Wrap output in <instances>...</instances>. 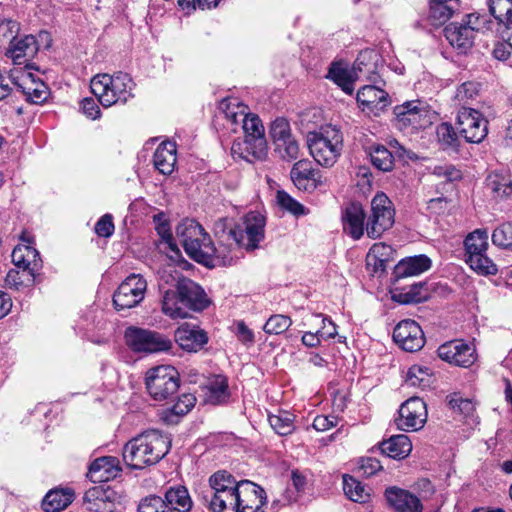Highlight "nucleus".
<instances>
[{
  "label": "nucleus",
  "instance_id": "obj_1",
  "mask_svg": "<svg viewBox=\"0 0 512 512\" xmlns=\"http://www.w3.org/2000/svg\"><path fill=\"white\" fill-rule=\"evenodd\" d=\"M185 252L190 258L206 267L232 265L237 257L233 254L235 247H241L236 240L217 243L212 242L208 233L194 220H186L176 228Z\"/></svg>",
  "mask_w": 512,
  "mask_h": 512
},
{
  "label": "nucleus",
  "instance_id": "obj_2",
  "mask_svg": "<svg viewBox=\"0 0 512 512\" xmlns=\"http://www.w3.org/2000/svg\"><path fill=\"white\" fill-rule=\"evenodd\" d=\"M210 304L205 291L191 279L182 277L176 293L166 291L162 299V311L171 318H186L187 310L203 311Z\"/></svg>",
  "mask_w": 512,
  "mask_h": 512
},
{
  "label": "nucleus",
  "instance_id": "obj_3",
  "mask_svg": "<svg viewBox=\"0 0 512 512\" xmlns=\"http://www.w3.org/2000/svg\"><path fill=\"white\" fill-rule=\"evenodd\" d=\"M240 125L244 131V139L233 142L232 154L250 163L264 160L268 148L261 119L255 114L248 113Z\"/></svg>",
  "mask_w": 512,
  "mask_h": 512
},
{
  "label": "nucleus",
  "instance_id": "obj_4",
  "mask_svg": "<svg viewBox=\"0 0 512 512\" xmlns=\"http://www.w3.org/2000/svg\"><path fill=\"white\" fill-rule=\"evenodd\" d=\"M134 82L132 78L123 72L98 74L90 82L91 92L105 108L121 103L125 104L133 97Z\"/></svg>",
  "mask_w": 512,
  "mask_h": 512
},
{
  "label": "nucleus",
  "instance_id": "obj_5",
  "mask_svg": "<svg viewBox=\"0 0 512 512\" xmlns=\"http://www.w3.org/2000/svg\"><path fill=\"white\" fill-rule=\"evenodd\" d=\"M342 134L335 128H328L319 133H310L307 139L310 154L321 166H333L342 150Z\"/></svg>",
  "mask_w": 512,
  "mask_h": 512
},
{
  "label": "nucleus",
  "instance_id": "obj_6",
  "mask_svg": "<svg viewBox=\"0 0 512 512\" xmlns=\"http://www.w3.org/2000/svg\"><path fill=\"white\" fill-rule=\"evenodd\" d=\"M145 384L149 395L154 400L163 401L179 389V373L170 365L153 367L146 372Z\"/></svg>",
  "mask_w": 512,
  "mask_h": 512
},
{
  "label": "nucleus",
  "instance_id": "obj_7",
  "mask_svg": "<svg viewBox=\"0 0 512 512\" xmlns=\"http://www.w3.org/2000/svg\"><path fill=\"white\" fill-rule=\"evenodd\" d=\"M395 222V209L386 194L379 192L371 200L370 213L365 225L366 234L371 239L380 238L392 228Z\"/></svg>",
  "mask_w": 512,
  "mask_h": 512
},
{
  "label": "nucleus",
  "instance_id": "obj_8",
  "mask_svg": "<svg viewBox=\"0 0 512 512\" xmlns=\"http://www.w3.org/2000/svg\"><path fill=\"white\" fill-rule=\"evenodd\" d=\"M127 346L137 353H160L169 351L173 343L165 335L139 327L130 326L124 334Z\"/></svg>",
  "mask_w": 512,
  "mask_h": 512
},
{
  "label": "nucleus",
  "instance_id": "obj_9",
  "mask_svg": "<svg viewBox=\"0 0 512 512\" xmlns=\"http://www.w3.org/2000/svg\"><path fill=\"white\" fill-rule=\"evenodd\" d=\"M146 289V280L139 274H131L113 294L115 309L121 311L136 307L144 299Z\"/></svg>",
  "mask_w": 512,
  "mask_h": 512
},
{
  "label": "nucleus",
  "instance_id": "obj_10",
  "mask_svg": "<svg viewBox=\"0 0 512 512\" xmlns=\"http://www.w3.org/2000/svg\"><path fill=\"white\" fill-rule=\"evenodd\" d=\"M456 124L461 136L469 143H480L488 134V120L476 109H459Z\"/></svg>",
  "mask_w": 512,
  "mask_h": 512
},
{
  "label": "nucleus",
  "instance_id": "obj_11",
  "mask_svg": "<svg viewBox=\"0 0 512 512\" xmlns=\"http://www.w3.org/2000/svg\"><path fill=\"white\" fill-rule=\"evenodd\" d=\"M396 120L401 128L425 129L432 124L428 105L420 100L407 101L394 108Z\"/></svg>",
  "mask_w": 512,
  "mask_h": 512
},
{
  "label": "nucleus",
  "instance_id": "obj_12",
  "mask_svg": "<svg viewBox=\"0 0 512 512\" xmlns=\"http://www.w3.org/2000/svg\"><path fill=\"white\" fill-rule=\"evenodd\" d=\"M241 241L237 239L240 246L247 251H253L259 247V243L265 237V217L257 211L247 213L242 222L236 225Z\"/></svg>",
  "mask_w": 512,
  "mask_h": 512
},
{
  "label": "nucleus",
  "instance_id": "obj_13",
  "mask_svg": "<svg viewBox=\"0 0 512 512\" xmlns=\"http://www.w3.org/2000/svg\"><path fill=\"white\" fill-rule=\"evenodd\" d=\"M398 414L395 422L400 430L417 431L427 421L426 403L419 397H411L400 406Z\"/></svg>",
  "mask_w": 512,
  "mask_h": 512
},
{
  "label": "nucleus",
  "instance_id": "obj_14",
  "mask_svg": "<svg viewBox=\"0 0 512 512\" xmlns=\"http://www.w3.org/2000/svg\"><path fill=\"white\" fill-rule=\"evenodd\" d=\"M393 340L404 351L417 352L425 344V336L420 325L411 319L400 321L393 331Z\"/></svg>",
  "mask_w": 512,
  "mask_h": 512
},
{
  "label": "nucleus",
  "instance_id": "obj_15",
  "mask_svg": "<svg viewBox=\"0 0 512 512\" xmlns=\"http://www.w3.org/2000/svg\"><path fill=\"white\" fill-rule=\"evenodd\" d=\"M440 359L460 367H470L476 361V349L462 340L448 341L439 346Z\"/></svg>",
  "mask_w": 512,
  "mask_h": 512
},
{
  "label": "nucleus",
  "instance_id": "obj_16",
  "mask_svg": "<svg viewBox=\"0 0 512 512\" xmlns=\"http://www.w3.org/2000/svg\"><path fill=\"white\" fill-rule=\"evenodd\" d=\"M22 240L27 244H19L13 249L12 262L17 269L23 270V275H28V279H35L36 273L42 268V260L36 248L30 245V240L25 236H22Z\"/></svg>",
  "mask_w": 512,
  "mask_h": 512
},
{
  "label": "nucleus",
  "instance_id": "obj_17",
  "mask_svg": "<svg viewBox=\"0 0 512 512\" xmlns=\"http://www.w3.org/2000/svg\"><path fill=\"white\" fill-rule=\"evenodd\" d=\"M118 498V493L107 485L93 486L83 497L87 509L91 512H114Z\"/></svg>",
  "mask_w": 512,
  "mask_h": 512
},
{
  "label": "nucleus",
  "instance_id": "obj_18",
  "mask_svg": "<svg viewBox=\"0 0 512 512\" xmlns=\"http://www.w3.org/2000/svg\"><path fill=\"white\" fill-rule=\"evenodd\" d=\"M478 31L477 26L452 22L443 29V34L458 53L465 54L472 48Z\"/></svg>",
  "mask_w": 512,
  "mask_h": 512
},
{
  "label": "nucleus",
  "instance_id": "obj_19",
  "mask_svg": "<svg viewBox=\"0 0 512 512\" xmlns=\"http://www.w3.org/2000/svg\"><path fill=\"white\" fill-rule=\"evenodd\" d=\"M290 176L294 185L306 192H313L324 184L320 171L313 169L308 160L297 161L290 171Z\"/></svg>",
  "mask_w": 512,
  "mask_h": 512
},
{
  "label": "nucleus",
  "instance_id": "obj_20",
  "mask_svg": "<svg viewBox=\"0 0 512 512\" xmlns=\"http://www.w3.org/2000/svg\"><path fill=\"white\" fill-rule=\"evenodd\" d=\"M238 493V512H264L262 507L266 503V494L262 487L249 480H241Z\"/></svg>",
  "mask_w": 512,
  "mask_h": 512
},
{
  "label": "nucleus",
  "instance_id": "obj_21",
  "mask_svg": "<svg viewBox=\"0 0 512 512\" xmlns=\"http://www.w3.org/2000/svg\"><path fill=\"white\" fill-rule=\"evenodd\" d=\"M388 93L376 86L366 85L357 93V102L367 114L378 116L388 106Z\"/></svg>",
  "mask_w": 512,
  "mask_h": 512
},
{
  "label": "nucleus",
  "instance_id": "obj_22",
  "mask_svg": "<svg viewBox=\"0 0 512 512\" xmlns=\"http://www.w3.org/2000/svg\"><path fill=\"white\" fill-rule=\"evenodd\" d=\"M175 342L187 352H198L208 342V335L197 325L183 323L174 333Z\"/></svg>",
  "mask_w": 512,
  "mask_h": 512
},
{
  "label": "nucleus",
  "instance_id": "obj_23",
  "mask_svg": "<svg viewBox=\"0 0 512 512\" xmlns=\"http://www.w3.org/2000/svg\"><path fill=\"white\" fill-rule=\"evenodd\" d=\"M485 188L490 196L499 201L512 196V173L507 168L490 171L485 178Z\"/></svg>",
  "mask_w": 512,
  "mask_h": 512
},
{
  "label": "nucleus",
  "instance_id": "obj_24",
  "mask_svg": "<svg viewBox=\"0 0 512 512\" xmlns=\"http://www.w3.org/2000/svg\"><path fill=\"white\" fill-rule=\"evenodd\" d=\"M367 215L360 203L352 202L342 211V225L344 232L354 240H359L365 230Z\"/></svg>",
  "mask_w": 512,
  "mask_h": 512
},
{
  "label": "nucleus",
  "instance_id": "obj_25",
  "mask_svg": "<svg viewBox=\"0 0 512 512\" xmlns=\"http://www.w3.org/2000/svg\"><path fill=\"white\" fill-rule=\"evenodd\" d=\"M385 498L395 512H422L420 499L408 490L396 486L388 487Z\"/></svg>",
  "mask_w": 512,
  "mask_h": 512
},
{
  "label": "nucleus",
  "instance_id": "obj_26",
  "mask_svg": "<svg viewBox=\"0 0 512 512\" xmlns=\"http://www.w3.org/2000/svg\"><path fill=\"white\" fill-rule=\"evenodd\" d=\"M34 35H24L10 39L9 46L5 55L10 58L15 65L31 64L29 60L37 54V48Z\"/></svg>",
  "mask_w": 512,
  "mask_h": 512
},
{
  "label": "nucleus",
  "instance_id": "obj_27",
  "mask_svg": "<svg viewBox=\"0 0 512 512\" xmlns=\"http://www.w3.org/2000/svg\"><path fill=\"white\" fill-rule=\"evenodd\" d=\"M121 471L119 460L112 456H103L94 460L87 473V477L94 483L108 482L115 479Z\"/></svg>",
  "mask_w": 512,
  "mask_h": 512
},
{
  "label": "nucleus",
  "instance_id": "obj_28",
  "mask_svg": "<svg viewBox=\"0 0 512 512\" xmlns=\"http://www.w3.org/2000/svg\"><path fill=\"white\" fill-rule=\"evenodd\" d=\"M431 259L424 255L406 257L395 265L393 275L395 282L407 277L417 276L430 269Z\"/></svg>",
  "mask_w": 512,
  "mask_h": 512
},
{
  "label": "nucleus",
  "instance_id": "obj_29",
  "mask_svg": "<svg viewBox=\"0 0 512 512\" xmlns=\"http://www.w3.org/2000/svg\"><path fill=\"white\" fill-rule=\"evenodd\" d=\"M170 434L157 429H148L130 439L123 448H170Z\"/></svg>",
  "mask_w": 512,
  "mask_h": 512
},
{
  "label": "nucleus",
  "instance_id": "obj_30",
  "mask_svg": "<svg viewBox=\"0 0 512 512\" xmlns=\"http://www.w3.org/2000/svg\"><path fill=\"white\" fill-rule=\"evenodd\" d=\"M176 161V144L172 141L160 143L153 155L154 168L163 175H170L174 171Z\"/></svg>",
  "mask_w": 512,
  "mask_h": 512
},
{
  "label": "nucleus",
  "instance_id": "obj_31",
  "mask_svg": "<svg viewBox=\"0 0 512 512\" xmlns=\"http://www.w3.org/2000/svg\"><path fill=\"white\" fill-rule=\"evenodd\" d=\"M392 300L400 304H411L426 301L429 289L426 282H414L405 287H395L392 290Z\"/></svg>",
  "mask_w": 512,
  "mask_h": 512
},
{
  "label": "nucleus",
  "instance_id": "obj_32",
  "mask_svg": "<svg viewBox=\"0 0 512 512\" xmlns=\"http://www.w3.org/2000/svg\"><path fill=\"white\" fill-rule=\"evenodd\" d=\"M163 502L167 512H190L193 502L188 489L182 485L169 487L164 494Z\"/></svg>",
  "mask_w": 512,
  "mask_h": 512
},
{
  "label": "nucleus",
  "instance_id": "obj_33",
  "mask_svg": "<svg viewBox=\"0 0 512 512\" xmlns=\"http://www.w3.org/2000/svg\"><path fill=\"white\" fill-rule=\"evenodd\" d=\"M75 493L71 488H54L47 492L41 506L44 512H60L67 508L74 500Z\"/></svg>",
  "mask_w": 512,
  "mask_h": 512
},
{
  "label": "nucleus",
  "instance_id": "obj_34",
  "mask_svg": "<svg viewBox=\"0 0 512 512\" xmlns=\"http://www.w3.org/2000/svg\"><path fill=\"white\" fill-rule=\"evenodd\" d=\"M167 451L164 453L155 450H123V460L131 469H144L147 466L157 464L165 457Z\"/></svg>",
  "mask_w": 512,
  "mask_h": 512
},
{
  "label": "nucleus",
  "instance_id": "obj_35",
  "mask_svg": "<svg viewBox=\"0 0 512 512\" xmlns=\"http://www.w3.org/2000/svg\"><path fill=\"white\" fill-rule=\"evenodd\" d=\"M239 487L232 492H222L219 495L203 496L212 512H238L239 511Z\"/></svg>",
  "mask_w": 512,
  "mask_h": 512
},
{
  "label": "nucleus",
  "instance_id": "obj_36",
  "mask_svg": "<svg viewBox=\"0 0 512 512\" xmlns=\"http://www.w3.org/2000/svg\"><path fill=\"white\" fill-rule=\"evenodd\" d=\"M196 404V397L191 393L180 395L177 401L161 412V419L167 424H177Z\"/></svg>",
  "mask_w": 512,
  "mask_h": 512
},
{
  "label": "nucleus",
  "instance_id": "obj_37",
  "mask_svg": "<svg viewBox=\"0 0 512 512\" xmlns=\"http://www.w3.org/2000/svg\"><path fill=\"white\" fill-rule=\"evenodd\" d=\"M219 110L231 126L240 125L249 113L248 106L240 102L237 98L223 99L219 104ZM231 130L235 132L236 128L232 127Z\"/></svg>",
  "mask_w": 512,
  "mask_h": 512
},
{
  "label": "nucleus",
  "instance_id": "obj_38",
  "mask_svg": "<svg viewBox=\"0 0 512 512\" xmlns=\"http://www.w3.org/2000/svg\"><path fill=\"white\" fill-rule=\"evenodd\" d=\"M31 70H38L35 64H26L23 68L11 71L9 78L16 87V92L27 100V92H32L37 79L30 72Z\"/></svg>",
  "mask_w": 512,
  "mask_h": 512
},
{
  "label": "nucleus",
  "instance_id": "obj_39",
  "mask_svg": "<svg viewBox=\"0 0 512 512\" xmlns=\"http://www.w3.org/2000/svg\"><path fill=\"white\" fill-rule=\"evenodd\" d=\"M197 444L207 448H244L247 446V440L236 437L233 433H214L200 439Z\"/></svg>",
  "mask_w": 512,
  "mask_h": 512
},
{
  "label": "nucleus",
  "instance_id": "obj_40",
  "mask_svg": "<svg viewBox=\"0 0 512 512\" xmlns=\"http://www.w3.org/2000/svg\"><path fill=\"white\" fill-rule=\"evenodd\" d=\"M481 85L475 81H466L459 85L452 98L454 105L459 109L469 107L474 101L477 100L480 94Z\"/></svg>",
  "mask_w": 512,
  "mask_h": 512
},
{
  "label": "nucleus",
  "instance_id": "obj_41",
  "mask_svg": "<svg viewBox=\"0 0 512 512\" xmlns=\"http://www.w3.org/2000/svg\"><path fill=\"white\" fill-rule=\"evenodd\" d=\"M209 485L211 488V495H219L222 492H232L235 488L240 486V481L226 470H219L213 473L209 478Z\"/></svg>",
  "mask_w": 512,
  "mask_h": 512
},
{
  "label": "nucleus",
  "instance_id": "obj_42",
  "mask_svg": "<svg viewBox=\"0 0 512 512\" xmlns=\"http://www.w3.org/2000/svg\"><path fill=\"white\" fill-rule=\"evenodd\" d=\"M372 165L380 171L389 172L394 168V155L384 145H373L369 148Z\"/></svg>",
  "mask_w": 512,
  "mask_h": 512
},
{
  "label": "nucleus",
  "instance_id": "obj_43",
  "mask_svg": "<svg viewBox=\"0 0 512 512\" xmlns=\"http://www.w3.org/2000/svg\"><path fill=\"white\" fill-rule=\"evenodd\" d=\"M489 12L507 30L512 26V0H490Z\"/></svg>",
  "mask_w": 512,
  "mask_h": 512
},
{
  "label": "nucleus",
  "instance_id": "obj_44",
  "mask_svg": "<svg viewBox=\"0 0 512 512\" xmlns=\"http://www.w3.org/2000/svg\"><path fill=\"white\" fill-rule=\"evenodd\" d=\"M343 490L345 495L353 502L364 503L370 497L364 485L350 475H343Z\"/></svg>",
  "mask_w": 512,
  "mask_h": 512
},
{
  "label": "nucleus",
  "instance_id": "obj_45",
  "mask_svg": "<svg viewBox=\"0 0 512 512\" xmlns=\"http://www.w3.org/2000/svg\"><path fill=\"white\" fill-rule=\"evenodd\" d=\"M466 263L480 275H495L498 271L496 264L484 253L467 255Z\"/></svg>",
  "mask_w": 512,
  "mask_h": 512
},
{
  "label": "nucleus",
  "instance_id": "obj_46",
  "mask_svg": "<svg viewBox=\"0 0 512 512\" xmlns=\"http://www.w3.org/2000/svg\"><path fill=\"white\" fill-rule=\"evenodd\" d=\"M447 0H431L429 20L432 25L440 26L446 23L453 15V8L447 4Z\"/></svg>",
  "mask_w": 512,
  "mask_h": 512
},
{
  "label": "nucleus",
  "instance_id": "obj_47",
  "mask_svg": "<svg viewBox=\"0 0 512 512\" xmlns=\"http://www.w3.org/2000/svg\"><path fill=\"white\" fill-rule=\"evenodd\" d=\"M327 78L331 79L348 95H351L354 91V80L350 72L337 64H332Z\"/></svg>",
  "mask_w": 512,
  "mask_h": 512
},
{
  "label": "nucleus",
  "instance_id": "obj_48",
  "mask_svg": "<svg viewBox=\"0 0 512 512\" xmlns=\"http://www.w3.org/2000/svg\"><path fill=\"white\" fill-rule=\"evenodd\" d=\"M464 245L466 256L486 252L488 249V232L486 230H475L466 237Z\"/></svg>",
  "mask_w": 512,
  "mask_h": 512
},
{
  "label": "nucleus",
  "instance_id": "obj_49",
  "mask_svg": "<svg viewBox=\"0 0 512 512\" xmlns=\"http://www.w3.org/2000/svg\"><path fill=\"white\" fill-rule=\"evenodd\" d=\"M438 142L443 149L457 148L459 146L458 134L452 124L440 123L436 128Z\"/></svg>",
  "mask_w": 512,
  "mask_h": 512
},
{
  "label": "nucleus",
  "instance_id": "obj_50",
  "mask_svg": "<svg viewBox=\"0 0 512 512\" xmlns=\"http://www.w3.org/2000/svg\"><path fill=\"white\" fill-rule=\"evenodd\" d=\"M228 398L229 392L226 379L223 377H217L208 386L207 400L212 404H221Z\"/></svg>",
  "mask_w": 512,
  "mask_h": 512
},
{
  "label": "nucleus",
  "instance_id": "obj_51",
  "mask_svg": "<svg viewBox=\"0 0 512 512\" xmlns=\"http://www.w3.org/2000/svg\"><path fill=\"white\" fill-rule=\"evenodd\" d=\"M181 279L182 277H180V274L175 269H163L159 271L158 287L163 295L162 299L166 296V291L176 293V290H178V282H180Z\"/></svg>",
  "mask_w": 512,
  "mask_h": 512
},
{
  "label": "nucleus",
  "instance_id": "obj_52",
  "mask_svg": "<svg viewBox=\"0 0 512 512\" xmlns=\"http://www.w3.org/2000/svg\"><path fill=\"white\" fill-rule=\"evenodd\" d=\"M214 235L217 239V243H222L224 241L236 240L239 239L241 241V236L239 237V231L236 230V225L232 226L226 218L218 219L214 223Z\"/></svg>",
  "mask_w": 512,
  "mask_h": 512
},
{
  "label": "nucleus",
  "instance_id": "obj_53",
  "mask_svg": "<svg viewBox=\"0 0 512 512\" xmlns=\"http://www.w3.org/2000/svg\"><path fill=\"white\" fill-rule=\"evenodd\" d=\"M299 144L293 136L275 143V151L285 161L296 160L299 156Z\"/></svg>",
  "mask_w": 512,
  "mask_h": 512
},
{
  "label": "nucleus",
  "instance_id": "obj_54",
  "mask_svg": "<svg viewBox=\"0 0 512 512\" xmlns=\"http://www.w3.org/2000/svg\"><path fill=\"white\" fill-rule=\"evenodd\" d=\"M270 426L279 435H288L294 429L292 415L284 412L279 415H270L268 418Z\"/></svg>",
  "mask_w": 512,
  "mask_h": 512
},
{
  "label": "nucleus",
  "instance_id": "obj_55",
  "mask_svg": "<svg viewBox=\"0 0 512 512\" xmlns=\"http://www.w3.org/2000/svg\"><path fill=\"white\" fill-rule=\"evenodd\" d=\"M277 203L279 206L289 211L294 216H302L308 213L304 205L292 198L287 192L281 190L277 192Z\"/></svg>",
  "mask_w": 512,
  "mask_h": 512
},
{
  "label": "nucleus",
  "instance_id": "obj_56",
  "mask_svg": "<svg viewBox=\"0 0 512 512\" xmlns=\"http://www.w3.org/2000/svg\"><path fill=\"white\" fill-rule=\"evenodd\" d=\"M292 325L289 316L283 314H275L269 317L263 329L267 334L278 335L285 332Z\"/></svg>",
  "mask_w": 512,
  "mask_h": 512
},
{
  "label": "nucleus",
  "instance_id": "obj_57",
  "mask_svg": "<svg viewBox=\"0 0 512 512\" xmlns=\"http://www.w3.org/2000/svg\"><path fill=\"white\" fill-rule=\"evenodd\" d=\"M492 242L498 247L512 250V222L498 226L493 231Z\"/></svg>",
  "mask_w": 512,
  "mask_h": 512
},
{
  "label": "nucleus",
  "instance_id": "obj_58",
  "mask_svg": "<svg viewBox=\"0 0 512 512\" xmlns=\"http://www.w3.org/2000/svg\"><path fill=\"white\" fill-rule=\"evenodd\" d=\"M269 133L274 144L292 136L290 124L285 118H276L271 123Z\"/></svg>",
  "mask_w": 512,
  "mask_h": 512
},
{
  "label": "nucleus",
  "instance_id": "obj_59",
  "mask_svg": "<svg viewBox=\"0 0 512 512\" xmlns=\"http://www.w3.org/2000/svg\"><path fill=\"white\" fill-rule=\"evenodd\" d=\"M137 512H167V509L162 497L149 495L140 501Z\"/></svg>",
  "mask_w": 512,
  "mask_h": 512
},
{
  "label": "nucleus",
  "instance_id": "obj_60",
  "mask_svg": "<svg viewBox=\"0 0 512 512\" xmlns=\"http://www.w3.org/2000/svg\"><path fill=\"white\" fill-rule=\"evenodd\" d=\"M383 466L380 461L373 457H362L358 461V470L363 475L371 477L381 471Z\"/></svg>",
  "mask_w": 512,
  "mask_h": 512
},
{
  "label": "nucleus",
  "instance_id": "obj_61",
  "mask_svg": "<svg viewBox=\"0 0 512 512\" xmlns=\"http://www.w3.org/2000/svg\"><path fill=\"white\" fill-rule=\"evenodd\" d=\"M448 404L453 410H457L465 416L472 415L475 410L474 403L471 400L463 399L457 395L452 396Z\"/></svg>",
  "mask_w": 512,
  "mask_h": 512
},
{
  "label": "nucleus",
  "instance_id": "obj_62",
  "mask_svg": "<svg viewBox=\"0 0 512 512\" xmlns=\"http://www.w3.org/2000/svg\"><path fill=\"white\" fill-rule=\"evenodd\" d=\"M429 376V369L425 366L413 365L407 372V381L412 386H420Z\"/></svg>",
  "mask_w": 512,
  "mask_h": 512
},
{
  "label": "nucleus",
  "instance_id": "obj_63",
  "mask_svg": "<svg viewBox=\"0 0 512 512\" xmlns=\"http://www.w3.org/2000/svg\"><path fill=\"white\" fill-rule=\"evenodd\" d=\"M49 95L48 87L40 80H37L32 92H27V101L33 104L43 103Z\"/></svg>",
  "mask_w": 512,
  "mask_h": 512
},
{
  "label": "nucleus",
  "instance_id": "obj_64",
  "mask_svg": "<svg viewBox=\"0 0 512 512\" xmlns=\"http://www.w3.org/2000/svg\"><path fill=\"white\" fill-rule=\"evenodd\" d=\"M113 218L110 214L103 215L95 224V233L100 237H110L114 233Z\"/></svg>",
  "mask_w": 512,
  "mask_h": 512
}]
</instances>
